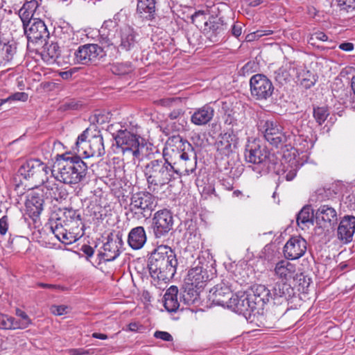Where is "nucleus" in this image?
<instances>
[{"label": "nucleus", "instance_id": "63", "mask_svg": "<svg viewBox=\"0 0 355 355\" xmlns=\"http://www.w3.org/2000/svg\"><path fill=\"white\" fill-rule=\"evenodd\" d=\"M139 327V323L137 322H131L128 324V329L131 331H136L138 330Z\"/></svg>", "mask_w": 355, "mask_h": 355}, {"label": "nucleus", "instance_id": "38", "mask_svg": "<svg viewBox=\"0 0 355 355\" xmlns=\"http://www.w3.org/2000/svg\"><path fill=\"white\" fill-rule=\"evenodd\" d=\"M291 164L287 166H284L281 175L287 181L293 180L297 174V164L295 159L290 160Z\"/></svg>", "mask_w": 355, "mask_h": 355}, {"label": "nucleus", "instance_id": "49", "mask_svg": "<svg viewBox=\"0 0 355 355\" xmlns=\"http://www.w3.org/2000/svg\"><path fill=\"white\" fill-rule=\"evenodd\" d=\"M154 337L156 338H158V339H161L164 341H172L173 340L172 336L166 331H156L154 333Z\"/></svg>", "mask_w": 355, "mask_h": 355}, {"label": "nucleus", "instance_id": "14", "mask_svg": "<svg viewBox=\"0 0 355 355\" xmlns=\"http://www.w3.org/2000/svg\"><path fill=\"white\" fill-rule=\"evenodd\" d=\"M122 246L121 236L116 235L115 239L108 236L107 242L103 244L98 254L100 261L107 262L115 260L119 256Z\"/></svg>", "mask_w": 355, "mask_h": 355}, {"label": "nucleus", "instance_id": "59", "mask_svg": "<svg viewBox=\"0 0 355 355\" xmlns=\"http://www.w3.org/2000/svg\"><path fill=\"white\" fill-rule=\"evenodd\" d=\"M339 49L345 51H352L354 49V44L351 42H344L339 45Z\"/></svg>", "mask_w": 355, "mask_h": 355}, {"label": "nucleus", "instance_id": "35", "mask_svg": "<svg viewBox=\"0 0 355 355\" xmlns=\"http://www.w3.org/2000/svg\"><path fill=\"white\" fill-rule=\"evenodd\" d=\"M297 223L302 228L309 227V225H313L314 214L311 206H304L297 215Z\"/></svg>", "mask_w": 355, "mask_h": 355}, {"label": "nucleus", "instance_id": "21", "mask_svg": "<svg viewBox=\"0 0 355 355\" xmlns=\"http://www.w3.org/2000/svg\"><path fill=\"white\" fill-rule=\"evenodd\" d=\"M256 313L263 311L266 304L272 300L271 291L264 285L258 284L252 288V293L249 294Z\"/></svg>", "mask_w": 355, "mask_h": 355}, {"label": "nucleus", "instance_id": "30", "mask_svg": "<svg viewBox=\"0 0 355 355\" xmlns=\"http://www.w3.org/2000/svg\"><path fill=\"white\" fill-rule=\"evenodd\" d=\"M275 275L282 281H288L295 277L296 266L287 260L278 261L274 268Z\"/></svg>", "mask_w": 355, "mask_h": 355}, {"label": "nucleus", "instance_id": "16", "mask_svg": "<svg viewBox=\"0 0 355 355\" xmlns=\"http://www.w3.org/2000/svg\"><path fill=\"white\" fill-rule=\"evenodd\" d=\"M118 28L116 21L112 20L105 21L99 30V42L103 48L114 46L116 47L119 43V37H116Z\"/></svg>", "mask_w": 355, "mask_h": 355}, {"label": "nucleus", "instance_id": "9", "mask_svg": "<svg viewBox=\"0 0 355 355\" xmlns=\"http://www.w3.org/2000/svg\"><path fill=\"white\" fill-rule=\"evenodd\" d=\"M18 173L24 179L40 184L47 180L49 174H53V170L39 159H30L20 166Z\"/></svg>", "mask_w": 355, "mask_h": 355}, {"label": "nucleus", "instance_id": "43", "mask_svg": "<svg viewBox=\"0 0 355 355\" xmlns=\"http://www.w3.org/2000/svg\"><path fill=\"white\" fill-rule=\"evenodd\" d=\"M15 314L17 316L21 318L20 320H17V324L19 326L18 329H25L31 324V320L24 311L19 309H17L15 311Z\"/></svg>", "mask_w": 355, "mask_h": 355}, {"label": "nucleus", "instance_id": "23", "mask_svg": "<svg viewBox=\"0 0 355 355\" xmlns=\"http://www.w3.org/2000/svg\"><path fill=\"white\" fill-rule=\"evenodd\" d=\"M355 232V217L345 216L340 220L337 230L338 239L344 243L352 240Z\"/></svg>", "mask_w": 355, "mask_h": 355}, {"label": "nucleus", "instance_id": "24", "mask_svg": "<svg viewBox=\"0 0 355 355\" xmlns=\"http://www.w3.org/2000/svg\"><path fill=\"white\" fill-rule=\"evenodd\" d=\"M315 220L320 226L330 227L337 222V212L334 207L328 205H322L316 211Z\"/></svg>", "mask_w": 355, "mask_h": 355}, {"label": "nucleus", "instance_id": "13", "mask_svg": "<svg viewBox=\"0 0 355 355\" xmlns=\"http://www.w3.org/2000/svg\"><path fill=\"white\" fill-rule=\"evenodd\" d=\"M307 250V243L301 236H293L284 247V255L286 259L295 260L302 257Z\"/></svg>", "mask_w": 355, "mask_h": 355}, {"label": "nucleus", "instance_id": "62", "mask_svg": "<svg viewBox=\"0 0 355 355\" xmlns=\"http://www.w3.org/2000/svg\"><path fill=\"white\" fill-rule=\"evenodd\" d=\"M92 337L101 340H106L107 338V336L106 334L101 333H93Z\"/></svg>", "mask_w": 355, "mask_h": 355}, {"label": "nucleus", "instance_id": "12", "mask_svg": "<svg viewBox=\"0 0 355 355\" xmlns=\"http://www.w3.org/2000/svg\"><path fill=\"white\" fill-rule=\"evenodd\" d=\"M58 181L55 179V175L49 174L47 176V180L42 183L43 184L42 193L46 199L60 201L67 198L68 192L67 189L61 184L62 182L58 183Z\"/></svg>", "mask_w": 355, "mask_h": 355}, {"label": "nucleus", "instance_id": "10", "mask_svg": "<svg viewBox=\"0 0 355 355\" xmlns=\"http://www.w3.org/2000/svg\"><path fill=\"white\" fill-rule=\"evenodd\" d=\"M174 224L171 211L167 209L157 211L153 218L151 229L155 239H163L168 236Z\"/></svg>", "mask_w": 355, "mask_h": 355}, {"label": "nucleus", "instance_id": "29", "mask_svg": "<svg viewBox=\"0 0 355 355\" xmlns=\"http://www.w3.org/2000/svg\"><path fill=\"white\" fill-rule=\"evenodd\" d=\"M214 115V109L207 104L194 111L191 116V122L196 125H204L211 121Z\"/></svg>", "mask_w": 355, "mask_h": 355}, {"label": "nucleus", "instance_id": "46", "mask_svg": "<svg viewBox=\"0 0 355 355\" xmlns=\"http://www.w3.org/2000/svg\"><path fill=\"white\" fill-rule=\"evenodd\" d=\"M51 232L55 235L58 240L60 239L63 233L66 230L61 223L53 222L50 226Z\"/></svg>", "mask_w": 355, "mask_h": 355}, {"label": "nucleus", "instance_id": "64", "mask_svg": "<svg viewBox=\"0 0 355 355\" xmlns=\"http://www.w3.org/2000/svg\"><path fill=\"white\" fill-rule=\"evenodd\" d=\"M245 40L247 42H252V41H254V40H258L257 38V35H256V33L255 31L253 32V33H251L250 34H248L245 37Z\"/></svg>", "mask_w": 355, "mask_h": 355}, {"label": "nucleus", "instance_id": "36", "mask_svg": "<svg viewBox=\"0 0 355 355\" xmlns=\"http://www.w3.org/2000/svg\"><path fill=\"white\" fill-rule=\"evenodd\" d=\"M224 31L223 21L220 19H216L214 17L210 18L205 22L203 31L209 37L216 36Z\"/></svg>", "mask_w": 355, "mask_h": 355}, {"label": "nucleus", "instance_id": "3", "mask_svg": "<svg viewBox=\"0 0 355 355\" xmlns=\"http://www.w3.org/2000/svg\"><path fill=\"white\" fill-rule=\"evenodd\" d=\"M178 264L172 249L167 245H159L148 258V267L153 279L166 282L174 277Z\"/></svg>", "mask_w": 355, "mask_h": 355}, {"label": "nucleus", "instance_id": "26", "mask_svg": "<svg viewBox=\"0 0 355 355\" xmlns=\"http://www.w3.org/2000/svg\"><path fill=\"white\" fill-rule=\"evenodd\" d=\"M87 157H101L105 154L103 136L99 130H94L89 132L88 151Z\"/></svg>", "mask_w": 355, "mask_h": 355}, {"label": "nucleus", "instance_id": "40", "mask_svg": "<svg viewBox=\"0 0 355 355\" xmlns=\"http://www.w3.org/2000/svg\"><path fill=\"white\" fill-rule=\"evenodd\" d=\"M329 115L327 107H317L313 108V117L319 125H322Z\"/></svg>", "mask_w": 355, "mask_h": 355}, {"label": "nucleus", "instance_id": "56", "mask_svg": "<svg viewBox=\"0 0 355 355\" xmlns=\"http://www.w3.org/2000/svg\"><path fill=\"white\" fill-rule=\"evenodd\" d=\"M81 251L87 255V257H91L94 253V250L90 245H83L81 247Z\"/></svg>", "mask_w": 355, "mask_h": 355}, {"label": "nucleus", "instance_id": "15", "mask_svg": "<svg viewBox=\"0 0 355 355\" xmlns=\"http://www.w3.org/2000/svg\"><path fill=\"white\" fill-rule=\"evenodd\" d=\"M103 47L96 44H87L78 46L74 52L77 63L87 64L95 60L98 56H102Z\"/></svg>", "mask_w": 355, "mask_h": 355}, {"label": "nucleus", "instance_id": "60", "mask_svg": "<svg viewBox=\"0 0 355 355\" xmlns=\"http://www.w3.org/2000/svg\"><path fill=\"white\" fill-rule=\"evenodd\" d=\"M257 38L259 40L262 36L270 35L272 34L273 31L271 30H257L255 31Z\"/></svg>", "mask_w": 355, "mask_h": 355}, {"label": "nucleus", "instance_id": "37", "mask_svg": "<svg viewBox=\"0 0 355 355\" xmlns=\"http://www.w3.org/2000/svg\"><path fill=\"white\" fill-rule=\"evenodd\" d=\"M19 326L17 324V320L8 315L0 314V329L4 330L18 329Z\"/></svg>", "mask_w": 355, "mask_h": 355}, {"label": "nucleus", "instance_id": "54", "mask_svg": "<svg viewBox=\"0 0 355 355\" xmlns=\"http://www.w3.org/2000/svg\"><path fill=\"white\" fill-rule=\"evenodd\" d=\"M59 47L56 43L51 44L48 48L49 54L51 58H57L59 55Z\"/></svg>", "mask_w": 355, "mask_h": 355}, {"label": "nucleus", "instance_id": "4", "mask_svg": "<svg viewBox=\"0 0 355 355\" xmlns=\"http://www.w3.org/2000/svg\"><path fill=\"white\" fill-rule=\"evenodd\" d=\"M57 167V171H53L52 175L66 184H76L83 181L88 173L87 164L79 157L69 156V153L61 155Z\"/></svg>", "mask_w": 355, "mask_h": 355}, {"label": "nucleus", "instance_id": "5", "mask_svg": "<svg viewBox=\"0 0 355 355\" xmlns=\"http://www.w3.org/2000/svg\"><path fill=\"white\" fill-rule=\"evenodd\" d=\"M245 159L254 164L253 170L260 175L266 174L271 170H276V157L259 141L248 140L245 145Z\"/></svg>", "mask_w": 355, "mask_h": 355}, {"label": "nucleus", "instance_id": "55", "mask_svg": "<svg viewBox=\"0 0 355 355\" xmlns=\"http://www.w3.org/2000/svg\"><path fill=\"white\" fill-rule=\"evenodd\" d=\"M311 40H317L325 42L327 41L328 36L323 32H316L311 35Z\"/></svg>", "mask_w": 355, "mask_h": 355}, {"label": "nucleus", "instance_id": "7", "mask_svg": "<svg viewBox=\"0 0 355 355\" xmlns=\"http://www.w3.org/2000/svg\"><path fill=\"white\" fill-rule=\"evenodd\" d=\"M157 198L148 191L133 193L130 197L129 211L137 218H149L157 206Z\"/></svg>", "mask_w": 355, "mask_h": 355}, {"label": "nucleus", "instance_id": "20", "mask_svg": "<svg viewBox=\"0 0 355 355\" xmlns=\"http://www.w3.org/2000/svg\"><path fill=\"white\" fill-rule=\"evenodd\" d=\"M209 279L207 269L204 268L200 261L194 265L188 272L185 282L188 286L200 289L203 288Z\"/></svg>", "mask_w": 355, "mask_h": 355}, {"label": "nucleus", "instance_id": "28", "mask_svg": "<svg viewBox=\"0 0 355 355\" xmlns=\"http://www.w3.org/2000/svg\"><path fill=\"white\" fill-rule=\"evenodd\" d=\"M147 241L146 230L143 226H137L130 230L128 236V244L132 250L141 249Z\"/></svg>", "mask_w": 355, "mask_h": 355}, {"label": "nucleus", "instance_id": "17", "mask_svg": "<svg viewBox=\"0 0 355 355\" xmlns=\"http://www.w3.org/2000/svg\"><path fill=\"white\" fill-rule=\"evenodd\" d=\"M233 295L230 287L222 282L210 289L208 299L216 305L227 307Z\"/></svg>", "mask_w": 355, "mask_h": 355}, {"label": "nucleus", "instance_id": "41", "mask_svg": "<svg viewBox=\"0 0 355 355\" xmlns=\"http://www.w3.org/2000/svg\"><path fill=\"white\" fill-rule=\"evenodd\" d=\"M291 137H293L294 145L299 147L300 150H305L309 148V142L307 140V137L302 135H296L294 132L291 134Z\"/></svg>", "mask_w": 355, "mask_h": 355}, {"label": "nucleus", "instance_id": "57", "mask_svg": "<svg viewBox=\"0 0 355 355\" xmlns=\"http://www.w3.org/2000/svg\"><path fill=\"white\" fill-rule=\"evenodd\" d=\"M184 114V111L182 109H174L168 114V117L171 119H176Z\"/></svg>", "mask_w": 355, "mask_h": 355}, {"label": "nucleus", "instance_id": "1", "mask_svg": "<svg viewBox=\"0 0 355 355\" xmlns=\"http://www.w3.org/2000/svg\"><path fill=\"white\" fill-rule=\"evenodd\" d=\"M167 143L164 156H168L174 175H189L195 172L197 156L192 145L180 135L170 137Z\"/></svg>", "mask_w": 355, "mask_h": 355}, {"label": "nucleus", "instance_id": "27", "mask_svg": "<svg viewBox=\"0 0 355 355\" xmlns=\"http://www.w3.org/2000/svg\"><path fill=\"white\" fill-rule=\"evenodd\" d=\"M157 1H137L136 14L141 21H152L155 18Z\"/></svg>", "mask_w": 355, "mask_h": 355}, {"label": "nucleus", "instance_id": "50", "mask_svg": "<svg viewBox=\"0 0 355 355\" xmlns=\"http://www.w3.org/2000/svg\"><path fill=\"white\" fill-rule=\"evenodd\" d=\"M40 2L41 1L25 2L22 8L26 10H28L35 14V12L38 8Z\"/></svg>", "mask_w": 355, "mask_h": 355}, {"label": "nucleus", "instance_id": "22", "mask_svg": "<svg viewBox=\"0 0 355 355\" xmlns=\"http://www.w3.org/2000/svg\"><path fill=\"white\" fill-rule=\"evenodd\" d=\"M137 33L133 28L125 26L120 29L119 43L116 46L122 51H130L133 50L137 44Z\"/></svg>", "mask_w": 355, "mask_h": 355}, {"label": "nucleus", "instance_id": "61", "mask_svg": "<svg viewBox=\"0 0 355 355\" xmlns=\"http://www.w3.org/2000/svg\"><path fill=\"white\" fill-rule=\"evenodd\" d=\"M37 286L39 287L43 288H48V289H58L60 288V286L55 285V284H44V283H38Z\"/></svg>", "mask_w": 355, "mask_h": 355}, {"label": "nucleus", "instance_id": "11", "mask_svg": "<svg viewBox=\"0 0 355 355\" xmlns=\"http://www.w3.org/2000/svg\"><path fill=\"white\" fill-rule=\"evenodd\" d=\"M250 92L252 97L258 101H266L272 96L274 86L263 74H255L250 80Z\"/></svg>", "mask_w": 355, "mask_h": 355}, {"label": "nucleus", "instance_id": "18", "mask_svg": "<svg viewBox=\"0 0 355 355\" xmlns=\"http://www.w3.org/2000/svg\"><path fill=\"white\" fill-rule=\"evenodd\" d=\"M28 42L33 43L42 42L49 37V32L44 22L37 18L24 28Z\"/></svg>", "mask_w": 355, "mask_h": 355}, {"label": "nucleus", "instance_id": "51", "mask_svg": "<svg viewBox=\"0 0 355 355\" xmlns=\"http://www.w3.org/2000/svg\"><path fill=\"white\" fill-rule=\"evenodd\" d=\"M8 229V217L3 216L0 218V234L5 235Z\"/></svg>", "mask_w": 355, "mask_h": 355}, {"label": "nucleus", "instance_id": "42", "mask_svg": "<svg viewBox=\"0 0 355 355\" xmlns=\"http://www.w3.org/2000/svg\"><path fill=\"white\" fill-rule=\"evenodd\" d=\"M340 12L345 13L355 10V0H336Z\"/></svg>", "mask_w": 355, "mask_h": 355}, {"label": "nucleus", "instance_id": "6", "mask_svg": "<svg viewBox=\"0 0 355 355\" xmlns=\"http://www.w3.org/2000/svg\"><path fill=\"white\" fill-rule=\"evenodd\" d=\"M148 189L155 192V187H162L168 184L175 179L168 156H164L162 159H153L146 164L144 169Z\"/></svg>", "mask_w": 355, "mask_h": 355}, {"label": "nucleus", "instance_id": "47", "mask_svg": "<svg viewBox=\"0 0 355 355\" xmlns=\"http://www.w3.org/2000/svg\"><path fill=\"white\" fill-rule=\"evenodd\" d=\"M78 238L76 234L71 232H67L66 230L63 233L62 236H60V239L58 240L65 245L71 244L77 241Z\"/></svg>", "mask_w": 355, "mask_h": 355}, {"label": "nucleus", "instance_id": "45", "mask_svg": "<svg viewBox=\"0 0 355 355\" xmlns=\"http://www.w3.org/2000/svg\"><path fill=\"white\" fill-rule=\"evenodd\" d=\"M275 78L277 82L281 85H284L291 79L289 72L285 68H279L275 72Z\"/></svg>", "mask_w": 355, "mask_h": 355}, {"label": "nucleus", "instance_id": "52", "mask_svg": "<svg viewBox=\"0 0 355 355\" xmlns=\"http://www.w3.org/2000/svg\"><path fill=\"white\" fill-rule=\"evenodd\" d=\"M67 306L64 305L52 306L51 308V312L55 315H62L67 313Z\"/></svg>", "mask_w": 355, "mask_h": 355}, {"label": "nucleus", "instance_id": "53", "mask_svg": "<svg viewBox=\"0 0 355 355\" xmlns=\"http://www.w3.org/2000/svg\"><path fill=\"white\" fill-rule=\"evenodd\" d=\"M8 99L12 101H26L28 99V94L25 92H16L10 96Z\"/></svg>", "mask_w": 355, "mask_h": 355}, {"label": "nucleus", "instance_id": "48", "mask_svg": "<svg viewBox=\"0 0 355 355\" xmlns=\"http://www.w3.org/2000/svg\"><path fill=\"white\" fill-rule=\"evenodd\" d=\"M182 100L179 97L166 98L159 101V104L164 107H171L173 105L181 103Z\"/></svg>", "mask_w": 355, "mask_h": 355}, {"label": "nucleus", "instance_id": "31", "mask_svg": "<svg viewBox=\"0 0 355 355\" xmlns=\"http://www.w3.org/2000/svg\"><path fill=\"white\" fill-rule=\"evenodd\" d=\"M164 306L168 312H175L179 309L178 288L176 286H171L165 292Z\"/></svg>", "mask_w": 355, "mask_h": 355}, {"label": "nucleus", "instance_id": "33", "mask_svg": "<svg viewBox=\"0 0 355 355\" xmlns=\"http://www.w3.org/2000/svg\"><path fill=\"white\" fill-rule=\"evenodd\" d=\"M44 195L42 193L33 192L28 199L26 207L31 216H38L43 210Z\"/></svg>", "mask_w": 355, "mask_h": 355}, {"label": "nucleus", "instance_id": "8", "mask_svg": "<svg viewBox=\"0 0 355 355\" xmlns=\"http://www.w3.org/2000/svg\"><path fill=\"white\" fill-rule=\"evenodd\" d=\"M258 129L265 139L276 148L284 145L291 139V135L284 132L282 127L276 121L261 120L258 123Z\"/></svg>", "mask_w": 355, "mask_h": 355}, {"label": "nucleus", "instance_id": "19", "mask_svg": "<svg viewBox=\"0 0 355 355\" xmlns=\"http://www.w3.org/2000/svg\"><path fill=\"white\" fill-rule=\"evenodd\" d=\"M227 308L245 316L250 315L253 313L254 314L257 313L249 295L242 294L241 296L234 295Z\"/></svg>", "mask_w": 355, "mask_h": 355}, {"label": "nucleus", "instance_id": "39", "mask_svg": "<svg viewBox=\"0 0 355 355\" xmlns=\"http://www.w3.org/2000/svg\"><path fill=\"white\" fill-rule=\"evenodd\" d=\"M133 67L130 62H117L112 65L111 71L114 74L123 76L131 73Z\"/></svg>", "mask_w": 355, "mask_h": 355}, {"label": "nucleus", "instance_id": "2", "mask_svg": "<svg viewBox=\"0 0 355 355\" xmlns=\"http://www.w3.org/2000/svg\"><path fill=\"white\" fill-rule=\"evenodd\" d=\"M139 127L136 125H126L117 131L114 138L116 141L115 152L121 154L123 159L135 163L136 160L142 159V151L146 142L140 135Z\"/></svg>", "mask_w": 355, "mask_h": 355}, {"label": "nucleus", "instance_id": "58", "mask_svg": "<svg viewBox=\"0 0 355 355\" xmlns=\"http://www.w3.org/2000/svg\"><path fill=\"white\" fill-rule=\"evenodd\" d=\"M242 33V27L240 24H234L232 27V34L238 37L241 35Z\"/></svg>", "mask_w": 355, "mask_h": 355}, {"label": "nucleus", "instance_id": "32", "mask_svg": "<svg viewBox=\"0 0 355 355\" xmlns=\"http://www.w3.org/2000/svg\"><path fill=\"white\" fill-rule=\"evenodd\" d=\"M91 132L90 128H87L77 138L76 141L74 146L71 148V150L74 154L73 157H79L81 158L87 157V153L85 151H88V144H89V132Z\"/></svg>", "mask_w": 355, "mask_h": 355}, {"label": "nucleus", "instance_id": "44", "mask_svg": "<svg viewBox=\"0 0 355 355\" xmlns=\"http://www.w3.org/2000/svg\"><path fill=\"white\" fill-rule=\"evenodd\" d=\"M34 13L28 10H26L23 8L19 10V16L22 21L24 28L30 25V24L33 21V19H37L36 17H34Z\"/></svg>", "mask_w": 355, "mask_h": 355}, {"label": "nucleus", "instance_id": "34", "mask_svg": "<svg viewBox=\"0 0 355 355\" xmlns=\"http://www.w3.org/2000/svg\"><path fill=\"white\" fill-rule=\"evenodd\" d=\"M272 299L274 300H287L293 293L294 290L286 282H277L272 290Z\"/></svg>", "mask_w": 355, "mask_h": 355}, {"label": "nucleus", "instance_id": "25", "mask_svg": "<svg viewBox=\"0 0 355 355\" xmlns=\"http://www.w3.org/2000/svg\"><path fill=\"white\" fill-rule=\"evenodd\" d=\"M17 43L12 40H0V66L6 67L12 63L17 53Z\"/></svg>", "mask_w": 355, "mask_h": 355}]
</instances>
